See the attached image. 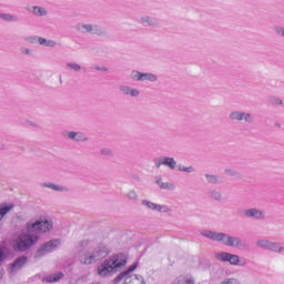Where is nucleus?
<instances>
[{"label":"nucleus","instance_id":"f257e3e1","mask_svg":"<svg viewBox=\"0 0 284 284\" xmlns=\"http://www.w3.org/2000/svg\"><path fill=\"white\" fill-rule=\"evenodd\" d=\"M201 236H204V239H209V241H213L215 243H222V245H225L226 247H235L236 250H247L250 247L247 242L243 239L223 232L203 230L201 232Z\"/></svg>","mask_w":284,"mask_h":284},{"label":"nucleus","instance_id":"f03ea898","mask_svg":"<svg viewBox=\"0 0 284 284\" xmlns=\"http://www.w3.org/2000/svg\"><path fill=\"white\" fill-rule=\"evenodd\" d=\"M128 263V260L123 255H114L104 260L97 268V274L100 278H108L114 276L116 272L123 270Z\"/></svg>","mask_w":284,"mask_h":284},{"label":"nucleus","instance_id":"7ed1b4c3","mask_svg":"<svg viewBox=\"0 0 284 284\" xmlns=\"http://www.w3.org/2000/svg\"><path fill=\"white\" fill-rule=\"evenodd\" d=\"M39 242V236L34 231H22L18 233L12 241V247L14 252H28L31 247H34Z\"/></svg>","mask_w":284,"mask_h":284},{"label":"nucleus","instance_id":"20e7f679","mask_svg":"<svg viewBox=\"0 0 284 284\" xmlns=\"http://www.w3.org/2000/svg\"><path fill=\"white\" fill-rule=\"evenodd\" d=\"M54 229V220L49 215H40L34 222L27 223L29 232H40V234H48Z\"/></svg>","mask_w":284,"mask_h":284},{"label":"nucleus","instance_id":"39448f33","mask_svg":"<svg viewBox=\"0 0 284 284\" xmlns=\"http://www.w3.org/2000/svg\"><path fill=\"white\" fill-rule=\"evenodd\" d=\"M215 261L219 263H229L233 267H245L247 266V258L241 257L239 254L229 253L225 251H219L214 254Z\"/></svg>","mask_w":284,"mask_h":284},{"label":"nucleus","instance_id":"423d86ee","mask_svg":"<svg viewBox=\"0 0 284 284\" xmlns=\"http://www.w3.org/2000/svg\"><path fill=\"white\" fill-rule=\"evenodd\" d=\"M77 32L80 34H91L92 37H108L105 28L97 23L79 22L75 24Z\"/></svg>","mask_w":284,"mask_h":284},{"label":"nucleus","instance_id":"0eeeda50","mask_svg":"<svg viewBox=\"0 0 284 284\" xmlns=\"http://www.w3.org/2000/svg\"><path fill=\"white\" fill-rule=\"evenodd\" d=\"M108 254H110V251L106 246H99L93 252L81 255L80 263H82V265H92L98 261H101V258H105Z\"/></svg>","mask_w":284,"mask_h":284},{"label":"nucleus","instance_id":"6e6552de","mask_svg":"<svg viewBox=\"0 0 284 284\" xmlns=\"http://www.w3.org/2000/svg\"><path fill=\"white\" fill-rule=\"evenodd\" d=\"M136 270V264L131 265L128 271L120 273L115 278L114 283H121L124 278L123 284H145V281L141 275H130L131 272Z\"/></svg>","mask_w":284,"mask_h":284},{"label":"nucleus","instance_id":"1a4fd4ad","mask_svg":"<svg viewBox=\"0 0 284 284\" xmlns=\"http://www.w3.org/2000/svg\"><path fill=\"white\" fill-rule=\"evenodd\" d=\"M141 204L151 212H160V214H172V207L165 204H156L150 200H142Z\"/></svg>","mask_w":284,"mask_h":284},{"label":"nucleus","instance_id":"9d476101","mask_svg":"<svg viewBox=\"0 0 284 284\" xmlns=\"http://www.w3.org/2000/svg\"><path fill=\"white\" fill-rule=\"evenodd\" d=\"M61 245V240H51L47 243H44L36 253V258H41V256H45V254H49L50 252H54L57 247Z\"/></svg>","mask_w":284,"mask_h":284},{"label":"nucleus","instance_id":"9b49d317","mask_svg":"<svg viewBox=\"0 0 284 284\" xmlns=\"http://www.w3.org/2000/svg\"><path fill=\"white\" fill-rule=\"evenodd\" d=\"M230 121H244V123H252L254 114L245 111H232L229 115Z\"/></svg>","mask_w":284,"mask_h":284},{"label":"nucleus","instance_id":"f8f14e48","mask_svg":"<svg viewBox=\"0 0 284 284\" xmlns=\"http://www.w3.org/2000/svg\"><path fill=\"white\" fill-rule=\"evenodd\" d=\"M153 163L158 169L161 168V165H165V168H169V170H176V160H174V158H170V156L156 158L153 160Z\"/></svg>","mask_w":284,"mask_h":284},{"label":"nucleus","instance_id":"ddd939ff","mask_svg":"<svg viewBox=\"0 0 284 284\" xmlns=\"http://www.w3.org/2000/svg\"><path fill=\"white\" fill-rule=\"evenodd\" d=\"M246 219H254L255 221H264L265 211L256 207L246 209L243 212Z\"/></svg>","mask_w":284,"mask_h":284},{"label":"nucleus","instance_id":"4468645a","mask_svg":"<svg viewBox=\"0 0 284 284\" xmlns=\"http://www.w3.org/2000/svg\"><path fill=\"white\" fill-rule=\"evenodd\" d=\"M28 265V256L22 255L14 260L10 266V274H17V272L23 270Z\"/></svg>","mask_w":284,"mask_h":284},{"label":"nucleus","instance_id":"2eb2a0df","mask_svg":"<svg viewBox=\"0 0 284 284\" xmlns=\"http://www.w3.org/2000/svg\"><path fill=\"white\" fill-rule=\"evenodd\" d=\"M28 12H30V14H32L33 17H37L38 19L48 17L49 11L48 8L43 7V6H29L27 8Z\"/></svg>","mask_w":284,"mask_h":284},{"label":"nucleus","instance_id":"dca6fc26","mask_svg":"<svg viewBox=\"0 0 284 284\" xmlns=\"http://www.w3.org/2000/svg\"><path fill=\"white\" fill-rule=\"evenodd\" d=\"M119 90L124 97H132L133 99H139V97H141V90L128 84L120 85Z\"/></svg>","mask_w":284,"mask_h":284},{"label":"nucleus","instance_id":"f3484780","mask_svg":"<svg viewBox=\"0 0 284 284\" xmlns=\"http://www.w3.org/2000/svg\"><path fill=\"white\" fill-rule=\"evenodd\" d=\"M64 136L71 141H77L78 143H85L88 141V135H85V133L77 131H65Z\"/></svg>","mask_w":284,"mask_h":284},{"label":"nucleus","instance_id":"a211bd4d","mask_svg":"<svg viewBox=\"0 0 284 284\" xmlns=\"http://www.w3.org/2000/svg\"><path fill=\"white\" fill-rule=\"evenodd\" d=\"M276 243L277 242H273L267 239H260L256 241L257 247H260L261 250H267L268 252H275Z\"/></svg>","mask_w":284,"mask_h":284},{"label":"nucleus","instance_id":"6ab92c4d","mask_svg":"<svg viewBox=\"0 0 284 284\" xmlns=\"http://www.w3.org/2000/svg\"><path fill=\"white\" fill-rule=\"evenodd\" d=\"M140 22L142 23V26H148L149 28H159L161 26L159 19L150 16H142L140 18Z\"/></svg>","mask_w":284,"mask_h":284},{"label":"nucleus","instance_id":"aec40b11","mask_svg":"<svg viewBox=\"0 0 284 284\" xmlns=\"http://www.w3.org/2000/svg\"><path fill=\"white\" fill-rule=\"evenodd\" d=\"M41 187H47L48 190H52L53 192H70V189H68V186L52 182H44L41 184Z\"/></svg>","mask_w":284,"mask_h":284},{"label":"nucleus","instance_id":"412c9836","mask_svg":"<svg viewBox=\"0 0 284 284\" xmlns=\"http://www.w3.org/2000/svg\"><path fill=\"white\" fill-rule=\"evenodd\" d=\"M14 210L13 203H3L0 204V223L6 219V215L10 214Z\"/></svg>","mask_w":284,"mask_h":284},{"label":"nucleus","instance_id":"4be33fe9","mask_svg":"<svg viewBox=\"0 0 284 284\" xmlns=\"http://www.w3.org/2000/svg\"><path fill=\"white\" fill-rule=\"evenodd\" d=\"M38 45H42L43 48H57L59 43L52 39L38 37Z\"/></svg>","mask_w":284,"mask_h":284},{"label":"nucleus","instance_id":"5701e85b","mask_svg":"<svg viewBox=\"0 0 284 284\" xmlns=\"http://www.w3.org/2000/svg\"><path fill=\"white\" fill-rule=\"evenodd\" d=\"M63 272L53 273L51 275H47L42 278L43 283H59L63 278Z\"/></svg>","mask_w":284,"mask_h":284},{"label":"nucleus","instance_id":"b1692460","mask_svg":"<svg viewBox=\"0 0 284 284\" xmlns=\"http://www.w3.org/2000/svg\"><path fill=\"white\" fill-rule=\"evenodd\" d=\"M172 284H196V280L194 278V276L186 275L178 277L175 281H173Z\"/></svg>","mask_w":284,"mask_h":284},{"label":"nucleus","instance_id":"393cba45","mask_svg":"<svg viewBox=\"0 0 284 284\" xmlns=\"http://www.w3.org/2000/svg\"><path fill=\"white\" fill-rule=\"evenodd\" d=\"M209 196L210 199H212L213 201H224L223 197V192H221V189H212L209 191Z\"/></svg>","mask_w":284,"mask_h":284},{"label":"nucleus","instance_id":"a878e982","mask_svg":"<svg viewBox=\"0 0 284 284\" xmlns=\"http://www.w3.org/2000/svg\"><path fill=\"white\" fill-rule=\"evenodd\" d=\"M143 81H149V83H156L159 81V75L154 74V73H149V72L143 73L142 72L140 82H143Z\"/></svg>","mask_w":284,"mask_h":284},{"label":"nucleus","instance_id":"bb28decb","mask_svg":"<svg viewBox=\"0 0 284 284\" xmlns=\"http://www.w3.org/2000/svg\"><path fill=\"white\" fill-rule=\"evenodd\" d=\"M0 19H2V21H7L8 23H17V21H19V17L10 13H0Z\"/></svg>","mask_w":284,"mask_h":284},{"label":"nucleus","instance_id":"cd10ccee","mask_svg":"<svg viewBox=\"0 0 284 284\" xmlns=\"http://www.w3.org/2000/svg\"><path fill=\"white\" fill-rule=\"evenodd\" d=\"M67 70L71 72H83L82 65L77 62H67Z\"/></svg>","mask_w":284,"mask_h":284},{"label":"nucleus","instance_id":"c85d7f7f","mask_svg":"<svg viewBox=\"0 0 284 284\" xmlns=\"http://www.w3.org/2000/svg\"><path fill=\"white\" fill-rule=\"evenodd\" d=\"M156 184L159 185V187H161V190H174V184L170 182H163V179L161 178L156 180Z\"/></svg>","mask_w":284,"mask_h":284},{"label":"nucleus","instance_id":"c756f323","mask_svg":"<svg viewBox=\"0 0 284 284\" xmlns=\"http://www.w3.org/2000/svg\"><path fill=\"white\" fill-rule=\"evenodd\" d=\"M126 199L130 201H139V193H136V190L131 189L125 193Z\"/></svg>","mask_w":284,"mask_h":284},{"label":"nucleus","instance_id":"7c9ffc66","mask_svg":"<svg viewBox=\"0 0 284 284\" xmlns=\"http://www.w3.org/2000/svg\"><path fill=\"white\" fill-rule=\"evenodd\" d=\"M178 170L180 172H185L186 174H193V172H196L194 166H183V164H179Z\"/></svg>","mask_w":284,"mask_h":284},{"label":"nucleus","instance_id":"2f4dec72","mask_svg":"<svg viewBox=\"0 0 284 284\" xmlns=\"http://www.w3.org/2000/svg\"><path fill=\"white\" fill-rule=\"evenodd\" d=\"M142 73H143V72H140V71H136V70L131 71V73H130V80H131V81L141 82Z\"/></svg>","mask_w":284,"mask_h":284},{"label":"nucleus","instance_id":"473e14b6","mask_svg":"<svg viewBox=\"0 0 284 284\" xmlns=\"http://www.w3.org/2000/svg\"><path fill=\"white\" fill-rule=\"evenodd\" d=\"M224 172L227 176H235V179H239L241 176V173L236 171V169H225Z\"/></svg>","mask_w":284,"mask_h":284},{"label":"nucleus","instance_id":"72a5a7b5","mask_svg":"<svg viewBox=\"0 0 284 284\" xmlns=\"http://www.w3.org/2000/svg\"><path fill=\"white\" fill-rule=\"evenodd\" d=\"M219 284H243L239 281V278L235 277H226L224 278L222 282H220Z\"/></svg>","mask_w":284,"mask_h":284},{"label":"nucleus","instance_id":"f704fd0d","mask_svg":"<svg viewBox=\"0 0 284 284\" xmlns=\"http://www.w3.org/2000/svg\"><path fill=\"white\" fill-rule=\"evenodd\" d=\"M20 52L23 57H32L34 54V51L30 48L22 47L20 49Z\"/></svg>","mask_w":284,"mask_h":284},{"label":"nucleus","instance_id":"c9c22d12","mask_svg":"<svg viewBox=\"0 0 284 284\" xmlns=\"http://www.w3.org/2000/svg\"><path fill=\"white\" fill-rule=\"evenodd\" d=\"M205 179L209 183H212L213 185H216V183H219L220 181L219 176L212 174H206Z\"/></svg>","mask_w":284,"mask_h":284},{"label":"nucleus","instance_id":"e433bc0d","mask_svg":"<svg viewBox=\"0 0 284 284\" xmlns=\"http://www.w3.org/2000/svg\"><path fill=\"white\" fill-rule=\"evenodd\" d=\"M100 154L102 156H112L114 154V151H112V149H110V148H102L100 150Z\"/></svg>","mask_w":284,"mask_h":284},{"label":"nucleus","instance_id":"4c0bfd02","mask_svg":"<svg viewBox=\"0 0 284 284\" xmlns=\"http://www.w3.org/2000/svg\"><path fill=\"white\" fill-rule=\"evenodd\" d=\"M274 252L276 254H284V246L281 243L276 242Z\"/></svg>","mask_w":284,"mask_h":284},{"label":"nucleus","instance_id":"58836bf2","mask_svg":"<svg viewBox=\"0 0 284 284\" xmlns=\"http://www.w3.org/2000/svg\"><path fill=\"white\" fill-rule=\"evenodd\" d=\"M274 32L277 34V37L284 38V27H274Z\"/></svg>","mask_w":284,"mask_h":284},{"label":"nucleus","instance_id":"ea45409f","mask_svg":"<svg viewBox=\"0 0 284 284\" xmlns=\"http://www.w3.org/2000/svg\"><path fill=\"white\" fill-rule=\"evenodd\" d=\"M39 36H31L27 39L29 43H38Z\"/></svg>","mask_w":284,"mask_h":284},{"label":"nucleus","instance_id":"a19ab883","mask_svg":"<svg viewBox=\"0 0 284 284\" xmlns=\"http://www.w3.org/2000/svg\"><path fill=\"white\" fill-rule=\"evenodd\" d=\"M95 70L99 72H109L110 69H108V67H95Z\"/></svg>","mask_w":284,"mask_h":284},{"label":"nucleus","instance_id":"79ce46f5","mask_svg":"<svg viewBox=\"0 0 284 284\" xmlns=\"http://www.w3.org/2000/svg\"><path fill=\"white\" fill-rule=\"evenodd\" d=\"M6 261V253L0 250V264Z\"/></svg>","mask_w":284,"mask_h":284},{"label":"nucleus","instance_id":"37998d69","mask_svg":"<svg viewBox=\"0 0 284 284\" xmlns=\"http://www.w3.org/2000/svg\"><path fill=\"white\" fill-rule=\"evenodd\" d=\"M277 105H283V100H276V102H275Z\"/></svg>","mask_w":284,"mask_h":284},{"label":"nucleus","instance_id":"c03bdc74","mask_svg":"<svg viewBox=\"0 0 284 284\" xmlns=\"http://www.w3.org/2000/svg\"><path fill=\"white\" fill-rule=\"evenodd\" d=\"M59 82L60 84H63V75H59Z\"/></svg>","mask_w":284,"mask_h":284},{"label":"nucleus","instance_id":"a18cd8bd","mask_svg":"<svg viewBox=\"0 0 284 284\" xmlns=\"http://www.w3.org/2000/svg\"><path fill=\"white\" fill-rule=\"evenodd\" d=\"M0 150H6V144L0 142Z\"/></svg>","mask_w":284,"mask_h":284}]
</instances>
